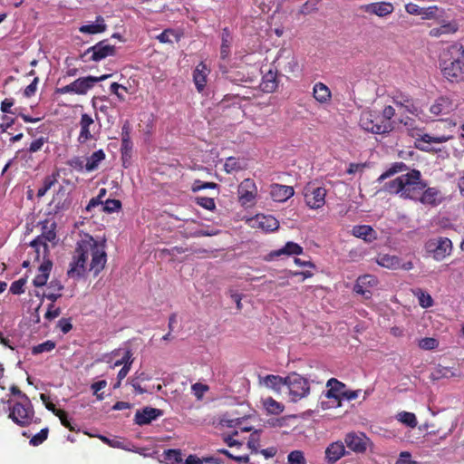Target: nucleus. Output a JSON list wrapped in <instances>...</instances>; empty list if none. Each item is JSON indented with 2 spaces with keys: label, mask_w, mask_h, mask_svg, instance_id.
<instances>
[{
  "label": "nucleus",
  "mask_w": 464,
  "mask_h": 464,
  "mask_svg": "<svg viewBox=\"0 0 464 464\" xmlns=\"http://www.w3.org/2000/svg\"><path fill=\"white\" fill-rule=\"evenodd\" d=\"M348 449L356 453H364L368 448L370 440L363 433L350 432L344 438Z\"/></svg>",
  "instance_id": "11"
},
{
  "label": "nucleus",
  "mask_w": 464,
  "mask_h": 464,
  "mask_svg": "<svg viewBox=\"0 0 464 464\" xmlns=\"http://www.w3.org/2000/svg\"><path fill=\"white\" fill-rule=\"evenodd\" d=\"M55 213L68 210L72 205V198L66 189L60 186L50 203Z\"/></svg>",
  "instance_id": "16"
},
{
  "label": "nucleus",
  "mask_w": 464,
  "mask_h": 464,
  "mask_svg": "<svg viewBox=\"0 0 464 464\" xmlns=\"http://www.w3.org/2000/svg\"><path fill=\"white\" fill-rule=\"evenodd\" d=\"M52 228H48L46 226L44 227V231L43 233L41 234L42 237L46 241V242H53L55 238H56V233L54 231V228H55V224L53 223L52 224Z\"/></svg>",
  "instance_id": "62"
},
{
  "label": "nucleus",
  "mask_w": 464,
  "mask_h": 464,
  "mask_svg": "<svg viewBox=\"0 0 464 464\" xmlns=\"http://www.w3.org/2000/svg\"><path fill=\"white\" fill-rule=\"evenodd\" d=\"M360 126L374 134H384L392 130L391 121H382L381 116L372 111H363L360 117Z\"/></svg>",
  "instance_id": "5"
},
{
  "label": "nucleus",
  "mask_w": 464,
  "mask_h": 464,
  "mask_svg": "<svg viewBox=\"0 0 464 464\" xmlns=\"http://www.w3.org/2000/svg\"><path fill=\"white\" fill-rule=\"evenodd\" d=\"M132 142L130 140V128L129 122H126L121 129V152L123 160L130 157Z\"/></svg>",
  "instance_id": "27"
},
{
  "label": "nucleus",
  "mask_w": 464,
  "mask_h": 464,
  "mask_svg": "<svg viewBox=\"0 0 464 464\" xmlns=\"http://www.w3.org/2000/svg\"><path fill=\"white\" fill-rule=\"evenodd\" d=\"M8 417L18 426H29L34 418V410L31 401L15 402L10 409Z\"/></svg>",
  "instance_id": "7"
},
{
  "label": "nucleus",
  "mask_w": 464,
  "mask_h": 464,
  "mask_svg": "<svg viewBox=\"0 0 464 464\" xmlns=\"http://www.w3.org/2000/svg\"><path fill=\"white\" fill-rule=\"evenodd\" d=\"M233 44V36L227 28H224L221 33L220 57L226 60L229 57L231 46Z\"/></svg>",
  "instance_id": "33"
},
{
  "label": "nucleus",
  "mask_w": 464,
  "mask_h": 464,
  "mask_svg": "<svg viewBox=\"0 0 464 464\" xmlns=\"http://www.w3.org/2000/svg\"><path fill=\"white\" fill-rule=\"evenodd\" d=\"M257 189L250 179H244L238 187V199L244 206L252 203L256 196Z\"/></svg>",
  "instance_id": "13"
},
{
  "label": "nucleus",
  "mask_w": 464,
  "mask_h": 464,
  "mask_svg": "<svg viewBox=\"0 0 464 464\" xmlns=\"http://www.w3.org/2000/svg\"><path fill=\"white\" fill-rule=\"evenodd\" d=\"M420 15L422 19H433L437 17L439 7L437 5H431L428 7H421Z\"/></svg>",
  "instance_id": "56"
},
{
  "label": "nucleus",
  "mask_w": 464,
  "mask_h": 464,
  "mask_svg": "<svg viewBox=\"0 0 464 464\" xmlns=\"http://www.w3.org/2000/svg\"><path fill=\"white\" fill-rule=\"evenodd\" d=\"M287 464H306L304 452L299 450L291 451L287 456Z\"/></svg>",
  "instance_id": "46"
},
{
  "label": "nucleus",
  "mask_w": 464,
  "mask_h": 464,
  "mask_svg": "<svg viewBox=\"0 0 464 464\" xmlns=\"http://www.w3.org/2000/svg\"><path fill=\"white\" fill-rule=\"evenodd\" d=\"M56 182L57 175L52 174L46 176L44 179L42 187H40L37 190V198L44 197Z\"/></svg>",
  "instance_id": "40"
},
{
  "label": "nucleus",
  "mask_w": 464,
  "mask_h": 464,
  "mask_svg": "<svg viewBox=\"0 0 464 464\" xmlns=\"http://www.w3.org/2000/svg\"><path fill=\"white\" fill-rule=\"evenodd\" d=\"M56 346L55 342L52 340H47L42 343L34 345L32 347V353L34 355H37L43 353H48L53 351Z\"/></svg>",
  "instance_id": "43"
},
{
  "label": "nucleus",
  "mask_w": 464,
  "mask_h": 464,
  "mask_svg": "<svg viewBox=\"0 0 464 464\" xmlns=\"http://www.w3.org/2000/svg\"><path fill=\"white\" fill-rule=\"evenodd\" d=\"M278 86L277 73L272 69H269L263 76L260 83L261 90L264 92H273Z\"/></svg>",
  "instance_id": "29"
},
{
  "label": "nucleus",
  "mask_w": 464,
  "mask_h": 464,
  "mask_svg": "<svg viewBox=\"0 0 464 464\" xmlns=\"http://www.w3.org/2000/svg\"><path fill=\"white\" fill-rule=\"evenodd\" d=\"M295 194L294 188L282 184H272L270 188V195L273 200L276 202H285Z\"/></svg>",
  "instance_id": "19"
},
{
  "label": "nucleus",
  "mask_w": 464,
  "mask_h": 464,
  "mask_svg": "<svg viewBox=\"0 0 464 464\" xmlns=\"http://www.w3.org/2000/svg\"><path fill=\"white\" fill-rule=\"evenodd\" d=\"M120 90H123L124 92H128V89L118 83V82H112L110 86V91L111 93L115 94L117 96V98L121 101V102H124L125 101V97L124 95L120 92Z\"/></svg>",
  "instance_id": "60"
},
{
  "label": "nucleus",
  "mask_w": 464,
  "mask_h": 464,
  "mask_svg": "<svg viewBox=\"0 0 464 464\" xmlns=\"http://www.w3.org/2000/svg\"><path fill=\"white\" fill-rule=\"evenodd\" d=\"M79 124H80L81 130H80V133L78 136V141L80 143H85L86 141H88L93 138L91 133V127L94 125V121L92 118V116H90L89 114L82 113L81 115V120H80Z\"/></svg>",
  "instance_id": "22"
},
{
  "label": "nucleus",
  "mask_w": 464,
  "mask_h": 464,
  "mask_svg": "<svg viewBox=\"0 0 464 464\" xmlns=\"http://www.w3.org/2000/svg\"><path fill=\"white\" fill-rule=\"evenodd\" d=\"M251 222H253L252 227H259L266 232H273L279 227L278 220L270 215H256Z\"/></svg>",
  "instance_id": "18"
},
{
  "label": "nucleus",
  "mask_w": 464,
  "mask_h": 464,
  "mask_svg": "<svg viewBox=\"0 0 464 464\" xmlns=\"http://www.w3.org/2000/svg\"><path fill=\"white\" fill-rule=\"evenodd\" d=\"M40 399L44 403L46 409L48 411H52L55 416L58 417L59 415H62V416L64 415V411L57 409L55 407V405L49 401L50 398H49L48 395H46L44 393H41L40 394Z\"/></svg>",
  "instance_id": "48"
},
{
  "label": "nucleus",
  "mask_w": 464,
  "mask_h": 464,
  "mask_svg": "<svg viewBox=\"0 0 464 464\" xmlns=\"http://www.w3.org/2000/svg\"><path fill=\"white\" fill-rule=\"evenodd\" d=\"M440 69L450 82L458 81L464 75V48L454 44L443 51L440 57Z\"/></svg>",
  "instance_id": "3"
},
{
  "label": "nucleus",
  "mask_w": 464,
  "mask_h": 464,
  "mask_svg": "<svg viewBox=\"0 0 464 464\" xmlns=\"http://www.w3.org/2000/svg\"><path fill=\"white\" fill-rule=\"evenodd\" d=\"M111 74H103L102 76H86L81 77L73 81L68 85L57 88L55 92L58 94L74 93L84 95L91 90L95 83L104 81L111 77Z\"/></svg>",
  "instance_id": "4"
},
{
  "label": "nucleus",
  "mask_w": 464,
  "mask_h": 464,
  "mask_svg": "<svg viewBox=\"0 0 464 464\" xmlns=\"http://www.w3.org/2000/svg\"><path fill=\"white\" fill-rule=\"evenodd\" d=\"M208 72L207 65L203 62L199 63L193 72V82L198 92H201L206 86Z\"/></svg>",
  "instance_id": "25"
},
{
  "label": "nucleus",
  "mask_w": 464,
  "mask_h": 464,
  "mask_svg": "<svg viewBox=\"0 0 464 464\" xmlns=\"http://www.w3.org/2000/svg\"><path fill=\"white\" fill-rule=\"evenodd\" d=\"M261 383L267 388L278 391L282 386L285 385V377L284 378L279 375L268 374L262 379Z\"/></svg>",
  "instance_id": "37"
},
{
  "label": "nucleus",
  "mask_w": 464,
  "mask_h": 464,
  "mask_svg": "<svg viewBox=\"0 0 464 464\" xmlns=\"http://www.w3.org/2000/svg\"><path fill=\"white\" fill-rule=\"evenodd\" d=\"M26 282H27V280L25 277H22L18 280L14 281L11 284L9 291L13 295H21V294L24 293V285H25Z\"/></svg>",
  "instance_id": "52"
},
{
  "label": "nucleus",
  "mask_w": 464,
  "mask_h": 464,
  "mask_svg": "<svg viewBox=\"0 0 464 464\" xmlns=\"http://www.w3.org/2000/svg\"><path fill=\"white\" fill-rule=\"evenodd\" d=\"M247 446L252 451L257 453L259 447V434L257 431H255L250 434V437L247 441Z\"/></svg>",
  "instance_id": "61"
},
{
  "label": "nucleus",
  "mask_w": 464,
  "mask_h": 464,
  "mask_svg": "<svg viewBox=\"0 0 464 464\" xmlns=\"http://www.w3.org/2000/svg\"><path fill=\"white\" fill-rule=\"evenodd\" d=\"M427 187L421 180V174L412 169L385 184V189L391 194H399L402 198L417 199L420 192Z\"/></svg>",
  "instance_id": "2"
},
{
  "label": "nucleus",
  "mask_w": 464,
  "mask_h": 464,
  "mask_svg": "<svg viewBox=\"0 0 464 464\" xmlns=\"http://www.w3.org/2000/svg\"><path fill=\"white\" fill-rule=\"evenodd\" d=\"M285 385L289 390L291 400L295 402L306 397L310 392L308 380L296 372H292L285 377Z\"/></svg>",
  "instance_id": "6"
},
{
  "label": "nucleus",
  "mask_w": 464,
  "mask_h": 464,
  "mask_svg": "<svg viewBox=\"0 0 464 464\" xmlns=\"http://www.w3.org/2000/svg\"><path fill=\"white\" fill-rule=\"evenodd\" d=\"M106 28L107 25L104 24V19L99 15L96 18V24L82 25L79 31L82 34H95L104 32Z\"/></svg>",
  "instance_id": "34"
},
{
  "label": "nucleus",
  "mask_w": 464,
  "mask_h": 464,
  "mask_svg": "<svg viewBox=\"0 0 464 464\" xmlns=\"http://www.w3.org/2000/svg\"><path fill=\"white\" fill-rule=\"evenodd\" d=\"M452 249V243L448 237H440L433 250V256L440 261L449 256Z\"/></svg>",
  "instance_id": "26"
},
{
  "label": "nucleus",
  "mask_w": 464,
  "mask_h": 464,
  "mask_svg": "<svg viewBox=\"0 0 464 464\" xmlns=\"http://www.w3.org/2000/svg\"><path fill=\"white\" fill-rule=\"evenodd\" d=\"M393 103L398 107L405 108L411 113H414L416 108L411 95L403 92H396L392 97Z\"/></svg>",
  "instance_id": "32"
},
{
  "label": "nucleus",
  "mask_w": 464,
  "mask_h": 464,
  "mask_svg": "<svg viewBox=\"0 0 464 464\" xmlns=\"http://www.w3.org/2000/svg\"><path fill=\"white\" fill-rule=\"evenodd\" d=\"M90 256L92 260L89 271H92L96 276L103 270L107 261L105 245L99 243L92 236L85 235L84 237L77 242L67 271L68 277L79 279L83 276L87 271V261Z\"/></svg>",
  "instance_id": "1"
},
{
  "label": "nucleus",
  "mask_w": 464,
  "mask_h": 464,
  "mask_svg": "<svg viewBox=\"0 0 464 464\" xmlns=\"http://www.w3.org/2000/svg\"><path fill=\"white\" fill-rule=\"evenodd\" d=\"M452 138L451 135H440V136H431L430 134H423L421 135L420 141H422L424 143H443L448 141Z\"/></svg>",
  "instance_id": "45"
},
{
  "label": "nucleus",
  "mask_w": 464,
  "mask_h": 464,
  "mask_svg": "<svg viewBox=\"0 0 464 464\" xmlns=\"http://www.w3.org/2000/svg\"><path fill=\"white\" fill-rule=\"evenodd\" d=\"M62 313V310L60 307L55 306L54 303H51L48 304L47 311L44 314V318L47 321H52L55 318H57Z\"/></svg>",
  "instance_id": "54"
},
{
  "label": "nucleus",
  "mask_w": 464,
  "mask_h": 464,
  "mask_svg": "<svg viewBox=\"0 0 464 464\" xmlns=\"http://www.w3.org/2000/svg\"><path fill=\"white\" fill-rule=\"evenodd\" d=\"M439 345L437 339L432 337H425L420 340L419 346L423 350H433Z\"/></svg>",
  "instance_id": "55"
},
{
  "label": "nucleus",
  "mask_w": 464,
  "mask_h": 464,
  "mask_svg": "<svg viewBox=\"0 0 464 464\" xmlns=\"http://www.w3.org/2000/svg\"><path fill=\"white\" fill-rule=\"evenodd\" d=\"M313 96L321 104L330 102L332 92L330 89L323 82H316L313 87Z\"/></svg>",
  "instance_id": "30"
},
{
  "label": "nucleus",
  "mask_w": 464,
  "mask_h": 464,
  "mask_svg": "<svg viewBox=\"0 0 464 464\" xmlns=\"http://www.w3.org/2000/svg\"><path fill=\"white\" fill-rule=\"evenodd\" d=\"M416 295L419 298V303L421 307L428 308L433 304V300L428 293L422 291L421 289H418Z\"/></svg>",
  "instance_id": "51"
},
{
  "label": "nucleus",
  "mask_w": 464,
  "mask_h": 464,
  "mask_svg": "<svg viewBox=\"0 0 464 464\" xmlns=\"http://www.w3.org/2000/svg\"><path fill=\"white\" fill-rule=\"evenodd\" d=\"M196 203L208 210H213L216 208L215 201L212 198L197 197Z\"/></svg>",
  "instance_id": "57"
},
{
  "label": "nucleus",
  "mask_w": 464,
  "mask_h": 464,
  "mask_svg": "<svg viewBox=\"0 0 464 464\" xmlns=\"http://www.w3.org/2000/svg\"><path fill=\"white\" fill-rule=\"evenodd\" d=\"M171 37H175L179 41V37L172 29H165L161 34L157 36V39L162 44H172Z\"/></svg>",
  "instance_id": "49"
},
{
  "label": "nucleus",
  "mask_w": 464,
  "mask_h": 464,
  "mask_svg": "<svg viewBox=\"0 0 464 464\" xmlns=\"http://www.w3.org/2000/svg\"><path fill=\"white\" fill-rule=\"evenodd\" d=\"M132 362H133L132 353L130 350H126L124 352L123 356L120 360H117L114 362L113 367H118L121 365H123V366L129 365V367H130Z\"/></svg>",
  "instance_id": "58"
},
{
  "label": "nucleus",
  "mask_w": 464,
  "mask_h": 464,
  "mask_svg": "<svg viewBox=\"0 0 464 464\" xmlns=\"http://www.w3.org/2000/svg\"><path fill=\"white\" fill-rule=\"evenodd\" d=\"M47 141V139L44 137H40L39 139L34 140L31 142L30 147L28 149L30 153H34L42 150L44 144Z\"/></svg>",
  "instance_id": "63"
},
{
  "label": "nucleus",
  "mask_w": 464,
  "mask_h": 464,
  "mask_svg": "<svg viewBox=\"0 0 464 464\" xmlns=\"http://www.w3.org/2000/svg\"><path fill=\"white\" fill-rule=\"evenodd\" d=\"M163 415V411L152 408L144 407L141 411H137L134 416V422L139 426H144L150 424L152 420Z\"/></svg>",
  "instance_id": "15"
},
{
  "label": "nucleus",
  "mask_w": 464,
  "mask_h": 464,
  "mask_svg": "<svg viewBox=\"0 0 464 464\" xmlns=\"http://www.w3.org/2000/svg\"><path fill=\"white\" fill-rule=\"evenodd\" d=\"M168 464H176L183 462L182 452L179 449L167 450L163 453Z\"/></svg>",
  "instance_id": "41"
},
{
  "label": "nucleus",
  "mask_w": 464,
  "mask_h": 464,
  "mask_svg": "<svg viewBox=\"0 0 464 464\" xmlns=\"http://www.w3.org/2000/svg\"><path fill=\"white\" fill-rule=\"evenodd\" d=\"M241 169H243V167L241 166L238 159H237L235 157H228L226 160V162L224 164V170L227 173L230 174L234 171H238Z\"/></svg>",
  "instance_id": "44"
},
{
  "label": "nucleus",
  "mask_w": 464,
  "mask_h": 464,
  "mask_svg": "<svg viewBox=\"0 0 464 464\" xmlns=\"http://www.w3.org/2000/svg\"><path fill=\"white\" fill-rule=\"evenodd\" d=\"M376 263L385 268L396 270L401 268V260L397 256L389 254H379Z\"/></svg>",
  "instance_id": "31"
},
{
  "label": "nucleus",
  "mask_w": 464,
  "mask_h": 464,
  "mask_svg": "<svg viewBox=\"0 0 464 464\" xmlns=\"http://www.w3.org/2000/svg\"><path fill=\"white\" fill-rule=\"evenodd\" d=\"M326 387L328 390L325 392V397L328 399H334L337 405L340 406L343 390L345 388V384L335 378H331L327 381Z\"/></svg>",
  "instance_id": "20"
},
{
  "label": "nucleus",
  "mask_w": 464,
  "mask_h": 464,
  "mask_svg": "<svg viewBox=\"0 0 464 464\" xmlns=\"http://www.w3.org/2000/svg\"><path fill=\"white\" fill-rule=\"evenodd\" d=\"M53 264L51 261L43 262L38 267V273L33 280V285L35 287H42L47 285V281L52 270Z\"/></svg>",
  "instance_id": "24"
},
{
  "label": "nucleus",
  "mask_w": 464,
  "mask_h": 464,
  "mask_svg": "<svg viewBox=\"0 0 464 464\" xmlns=\"http://www.w3.org/2000/svg\"><path fill=\"white\" fill-rule=\"evenodd\" d=\"M395 464H418V462L411 459L410 452L402 451L401 452L400 458Z\"/></svg>",
  "instance_id": "64"
},
{
  "label": "nucleus",
  "mask_w": 464,
  "mask_h": 464,
  "mask_svg": "<svg viewBox=\"0 0 464 464\" xmlns=\"http://www.w3.org/2000/svg\"><path fill=\"white\" fill-rule=\"evenodd\" d=\"M352 233L356 237L362 238L366 241H371V239L368 238V237L374 233V230L371 226L360 225L354 226L353 227Z\"/></svg>",
  "instance_id": "39"
},
{
  "label": "nucleus",
  "mask_w": 464,
  "mask_h": 464,
  "mask_svg": "<svg viewBox=\"0 0 464 464\" xmlns=\"http://www.w3.org/2000/svg\"><path fill=\"white\" fill-rule=\"evenodd\" d=\"M263 405L265 409L270 414H280L284 411L285 406L274 400L272 397H268L263 400Z\"/></svg>",
  "instance_id": "38"
},
{
  "label": "nucleus",
  "mask_w": 464,
  "mask_h": 464,
  "mask_svg": "<svg viewBox=\"0 0 464 464\" xmlns=\"http://www.w3.org/2000/svg\"><path fill=\"white\" fill-rule=\"evenodd\" d=\"M275 63H277V66L286 73H294L298 68V62L291 53L284 58L281 53Z\"/></svg>",
  "instance_id": "28"
},
{
  "label": "nucleus",
  "mask_w": 464,
  "mask_h": 464,
  "mask_svg": "<svg viewBox=\"0 0 464 464\" xmlns=\"http://www.w3.org/2000/svg\"><path fill=\"white\" fill-rule=\"evenodd\" d=\"M92 106L96 109H98L100 111L107 113V111L109 109V99L106 96L102 97H94L92 99Z\"/></svg>",
  "instance_id": "50"
},
{
  "label": "nucleus",
  "mask_w": 464,
  "mask_h": 464,
  "mask_svg": "<svg viewBox=\"0 0 464 464\" xmlns=\"http://www.w3.org/2000/svg\"><path fill=\"white\" fill-rule=\"evenodd\" d=\"M304 197L306 206L311 209H318L324 206L326 189L315 183H308L304 188Z\"/></svg>",
  "instance_id": "8"
},
{
  "label": "nucleus",
  "mask_w": 464,
  "mask_h": 464,
  "mask_svg": "<svg viewBox=\"0 0 464 464\" xmlns=\"http://www.w3.org/2000/svg\"><path fill=\"white\" fill-rule=\"evenodd\" d=\"M64 286L58 279L51 280L46 285V290L42 294V302L46 298L53 303H55L61 296L62 291Z\"/></svg>",
  "instance_id": "21"
},
{
  "label": "nucleus",
  "mask_w": 464,
  "mask_h": 464,
  "mask_svg": "<svg viewBox=\"0 0 464 464\" xmlns=\"http://www.w3.org/2000/svg\"><path fill=\"white\" fill-rule=\"evenodd\" d=\"M49 433L48 428L42 429L37 434L33 436L30 440V444L33 446H39L41 445L44 440H47Z\"/></svg>",
  "instance_id": "53"
},
{
  "label": "nucleus",
  "mask_w": 464,
  "mask_h": 464,
  "mask_svg": "<svg viewBox=\"0 0 464 464\" xmlns=\"http://www.w3.org/2000/svg\"><path fill=\"white\" fill-rule=\"evenodd\" d=\"M105 153L102 150L94 151L89 158L85 164V169L87 171H93L98 169L100 163L105 160Z\"/></svg>",
  "instance_id": "36"
},
{
  "label": "nucleus",
  "mask_w": 464,
  "mask_h": 464,
  "mask_svg": "<svg viewBox=\"0 0 464 464\" xmlns=\"http://www.w3.org/2000/svg\"><path fill=\"white\" fill-rule=\"evenodd\" d=\"M439 190L435 188H424L417 199L423 204L437 205L439 203Z\"/></svg>",
  "instance_id": "35"
},
{
  "label": "nucleus",
  "mask_w": 464,
  "mask_h": 464,
  "mask_svg": "<svg viewBox=\"0 0 464 464\" xmlns=\"http://www.w3.org/2000/svg\"><path fill=\"white\" fill-rule=\"evenodd\" d=\"M57 328H59L63 334H68L72 329V318H61L57 323Z\"/></svg>",
  "instance_id": "59"
},
{
  "label": "nucleus",
  "mask_w": 464,
  "mask_h": 464,
  "mask_svg": "<svg viewBox=\"0 0 464 464\" xmlns=\"http://www.w3.org/2000/svg\"><path fill=\"white\" fill-rule=\"evenodd\" d=\"M377 278L372 275H363L357 278L354 285L355 293L362 295L365 299H369L372 296L371 287L377 285Z\"/></svg>",
  "instance_id": "14"
},
{
  "label": "nucleus",
  "mask_w": 464,
  "mask_h": 464,
  "mask_svg": "<svg viewBox=\"0 0 464 464\" xmlns=\"http://www.w3.org/2000/svg\"><path fill=\"white\" fill-rule=\"evenodd\" d=\"M345 454V447L342 441L331 443L325 450V459L328 463H335Z\"/></svg>",
  "instance_id": "23"
},
{
  "label": "nucleus",
  "mask_w": 464,
  "mask_h": 464,
  "mask_svg": "<svg viewBox=\"0 0 464 464\" xmlns=\"http://www.w3.org/2000/svg\"><path fill=\"white\" fill-rule=\"evenodd\" d=\"M115 54L116 47L112 44H110L107 40H102L89 47L82 54V58L89 56V58L85 61L100 62L109 56H114Z\"/></svg>",
  "instance_id": "9"
},
{
  "label": "nucleus",
  "mask_w": 464,
  "mask_h": 464,
  "mask_svg": "<svg viewBox=\"0 0 464 464\" xmlns=\"http://www.w3.org/2000/svg\"><path fill=\"white\" fill-rule=\"evenodd\" d=\"M359 11L369 14H374L378 17H385L394 11V6L391 2H375L362 5L358 7Z\"/></svg>",
  "instance_id": "10"
},
{
  "label": "nucleus",
  "mask_w": 464,
  "mask_h": 464,
  "mask_svg": "<svg viewBox=\"0 0 464 464\" xmlns=\"http://www.w3.org/2000/svg\"><path fill=\"white\" fill-rule=\"evenodd\" d=\"M456 109L453 100L448 96L438 97L430 107V112L434 116L448 115Z\"/></svg>",
  "instance_id": "12"
},
{
  "label": "nucleus",
  "mask_w": 464,
  "mask_h": 464,
  "mask_svg": "<svg viewBox=\"0 0 464 464\" xmlns=\"http://www.w3.org/2000/svg\"><path fill=\"white\" fill-rule=\"evenodd\" d=\"M397 420L410 428H415L418 424L415 414L409 411L399 412Z\"/></svg>",
  "instance_id": "42"
},
{
  "label": "nucleus",
  "mask_w": 464,
  "mask_h": 464,
  "mask_svg": "<svg viewBox=\"0 0 464 464\" xmlns=\"http://www.w3.org/2000/svg\"><path fill=\"white\" fill-rule=\"evenodd\" d=\"M304 248L297 243L289 241L286 242L285 245L277 250L271 251L266 257L265 260L272 261L276 257H279L283 255L285 256H298L303 254Z\"/></svg>",
  "instance_id": "17"
},
{
  "label": "nucleus",
  "mask_w": 464,
  "mask_h": 464,
  "mask_svg": "<svg viewBox=\"0 0 464 464\" xmlns=\"http://www.w3.org/2000/svg\"><path fill=\"white\" fill-rule=\"evenodd\" d=\"M121 208V202L119 199H107L103 201L102 211L106 213H113Z\"/></svg>",
  "instance_id": "47"
}]
</instances>
